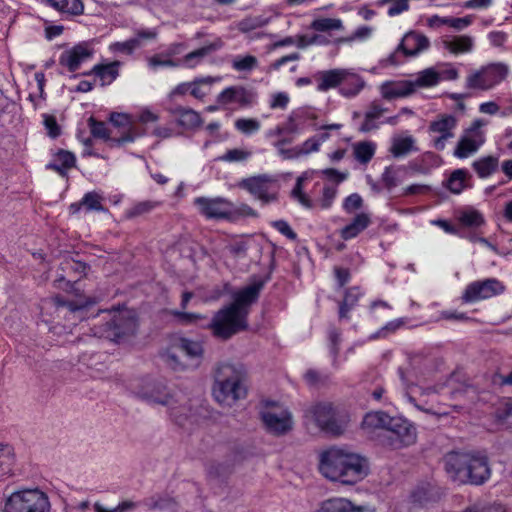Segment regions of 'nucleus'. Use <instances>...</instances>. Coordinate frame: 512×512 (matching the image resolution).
<instances>
[{
    "instance_id": "f257e3e1",
    "label": "nucleus",
    "mask_w": 512,
    "mask_h": 512,
    "mask_svg": "<svg viewBox=\"0 0 512 512\" xmlns=\"http://www.w3.org/2000/svg\"><path fill=\"white\" fill-rule=\"evenodd\" d=\"M262 283L247 285L233 294V302L215 313L208 324L213 335L227 340L248 328L247 317L250 307L259 297Z\"/></svg>"
},
{
    "instance_id": "f03ea898",
    "label": "nucleus",
    "mask_w": 512,
    "mask_h": 512,
    "mask_svg": "<svg viewBox=\"0 0 512 512\" xmlns=\"http://www.w3.org/2000/svg\"><path fill=\"white\" fill-rule=\"evenodd\" d=\"M319 471L332 482L352 486L369 474V462L349 448L334 446L320 454Z\"/></svg>"
},
{
    "instance_id": "7ed1b4c3",
    "label": "nucleus",
    "mask_w": 512,
    "mask_h": 512,
    "mask_svg": "<svg viewBox=\"0 0 512 512\" xmlns=\"http://www.w3.org/2000/svg\"><path fill=\"white\" fill-rule=\"evenodd\" d=\"M134 395L150 405H162L168 408L170 417L183 426L195 416L192 401L181 391L170 390L163 382L155 379H143L134 388Z\"/></svg>"
},
{
    "instance_id": "20e7f679",
    "label": "nucleus",
    "mask_w": 512,
    "mask_h": 512,
    "mask_svg": "<svg viewBox=\"0 0 512 512\" xmlns=\"http://www.w3.org/2000/svg\"><path fill=\"white\" fill-rule=\"evenodd\" d=\"M362 428L369 435L378 430L390 433L385 444L393 449L413 445L417 440L416 427L409 420L400 416L392 417L383 411L368 412L363 418Z\"/></svg>"
},
{
    "instance_id": "39448f33",
    "label": "nucleus",
    "mask_w": 512,
    "mask_h": 512,
    "mask_svg": "<svg viewBox=\"0 0 512 512\" xmlns=\"http://www.w3.org/2000/svg\"><path fill=\"white\" fill-rule=\"evenodd\" d=\"M448 475L461 484L481 485L491 475L488 458L480 452H450L445 456Z\"/></svg>"
},
{
    "instance_id": "423d86ee",
    "label": "nucleus",
    "mask_w": 512,
    "mask_h": 512,
    "mask_svg": "<svg viewBox=\"0 0 512 512\" xmlns=\"http://www.w3.org/2000/svg\"><path fill=\"white\" fill-rule=\"evenodd\" d=\"M248 393L247 372L243 365L221 363L215 372L212 394L217 403L232 407Z\"/></svg>"
},
{
    "instance_id": "0eeeda50",
    "label": "nucleus",
    "mask_w": 512,
    "mask_h": 512,
    "mask_svg": "<svg viewBox=\"0 0 512 512\" xmlns=\"http://www.w3.org/2000/svg\"><path fill=\"white\" fill-rule=\"evenodd\" d=\"M203 346L199 341L178 338L163 354L166 364L175 371L197 368L203 359Z\"/></svg>"
},
{
    "instance_id": "6e6552de",
    "label": "nucleus",
    "mask_w": 512,
    "mask_h": 512,
    "mask_svg": "<svg viewBox=\"0 0 512 512\" xmlns=\"http://www.w3.org/2000/svg\"><path fill=\"white\" fill-rule=\"evenodd\" d=\"M305 419L313 422L321 431L332 435L342 434L348 423L349 417L345 411H341L329 402H319L309 406L305 410Z\"/></svg>"
},
{
    "instance_id": "1a4fd4ad",
    "label": "nucleus",
    "mask_w": 512,
    "mask_h": 512,
    "mask_svg": "<svg viewBox=\"0 0 512 512\" xmlns=\"http://www.w3.org/2000/svg\"><path fill=\"white\" fill-rule=\"evenodd\" d=\"M48 494L38 487L22 488L6 499L2 512H51Z\"/></svg>"
},
{
    "instance_id": "9d476101",
    "label": "nucleus",
    "mask_w": 512,
    "mask_h": 512,
    "mask_svg": "<svg viewBox=\"0 0 512 512\" xmlns=\"http://www.w3.org/2000/svg\"><path fill=\"white\" fill-rule=\"evenodd\" d=\"M509 68L503 63H492L472 72L466 78V87L474 90H490L508 75Z\"/></svg>"
},
{
    "instance_id": "9b49d317",
    "label": "nucleus",
    "mask_w": 512,
    "mask_h": 512,
    "mask_svg": "<svg viewBox=\"0 0 512 512\" xmlns=\"http://www.w3.org/2000/svg\"><path fill=\"white\" fill-rule=\"evenodd\" d=\"M135 313L129 309L118 310L113 313L101 336L115 342L133 335L137 329Z\"/></svg>"
},
{
    "instance_id": "f8f14e48",
    "label": "nucleus",
    "mask_w": 512,
    "mask_h": 512,
    "mask_svg": "<svg viewBox=\"0 0 512 512\" xmlns=\"http://www.w3.org/2000/svg\"><path fill=\"white\" fill-rule=\"evenodd\" d=\"M486 123L481 119L474 120L460 136L453 155L458 159H466L480 149L485 142V133L482 127Z\"/></svg>"
},
{
    "instance_id": "ddd939ff",
    "label": "nucleus",
    "mask_w": 512,
    "mask_h": 512,
    "mask_svg": "<svg viewBox=\"0 0 512 512\" xmlns=\"http://www.w3.org/2000/svg\"><path fill=\"white\" fill-rule=\"evenodd\" d=\"M458 120L451 114H440L429 123L428 134L431 145L437 151H443L447 143L455 137Z\"/></svg>"
},
{
    "instance_id": "4468645a",
    "label": "nucleus",
    "mask_w": 512,
    "mask_h": 512,
    "mask_svg": "<svg viewBox=\"0 0 512 512\" xmlns=\"http://www.w3.org/2000/svg\"><path fill=\"white\" fill-rule=\"evenodd\" d=\"M239 187L247 190L263 204L277 200V181L269 175L263 174L241 180Z\"/></svg>"
},
{
    "instance_id": "2eb2a0df",
    "label": "nucleus",
    "mask_w": 512,
    "mask_h": 512,
    "mask_svg": "<svg viewBox=\"0 0 512 512\" xmlns=\"http://www.w3.org/2000/svg\"><path fill=\"white\" fill-rule=\"evenodd\" d=\"M261 420L268 433L280 436L292 429V414L284 407L273 405L264 408L261 413Z\"/></svg>"
},
{
    "instance_id": "dca6fc26",
    "label": "nucleus",
    "mask_w": 512,
    "mask_h": 512,
    "mask_svg": "<svg viewBox=\"0 0 512 512\" xmlns=\"http://www.w3.org/2000/svg\"><path fill=\"white\" fill-rule=\"evenodd\" d=\"M193 204L199 214L208 220L228 219L233 214L232 203L223 197H197Z\"/></svg>"
},
{
    "instance_id": "f3484780",
    "label": "nucleus",
    "mask_w": 512,
    "mask_h": 512,
    "mask_svg": "<svg viewBox=\"0 0 512 512\" xmlns=\"http://www.w3.org/2000/svg\"><path fill=\"white\" fill-rule=\"evenodd\" d=\"M505 291L504 284L496 278L478 280L467 285L462 299L466 303H475L500 295Z\"/></svg>"
},
{
    "instance_id": "a211bd4d",
    "label": "nucleus",
    "mask_w": 512,
    "mask_h": 512,
    "mask_svg": "<svg viewBox=\"0 0 512 512\" xmlns=\"http://www.w3.org/2000/svg\"><path fill=\"white\" fill-rule=\"evenodd\" d=\"M187 49L185 43L174 42L167 46V48L157 54L150 56L147 59L149 68L155 70L159 67L176 68L181 65V59L175 60L174 57L182 54Z\"/></svg>"
},
{
    "instance_id": "6ab92c4d",
    "label": "nucleus",
    "mask_w": 512,
    "mask_h": 512,
    "mask_svg": "<svg viewBox=\"0 0 512 512\" xmlns=\"http://www.w3.org/2000/svg\"><path fill=\"white\" fill-rule=\"evenodd\" d=\"M94 48L91 42H81L70 50L65 51L60 58V63L69 71H76L82 63L92 58Z\"/></svg>"
},
{
    "instance_id": "aec40b11",
    "label": "nucleus",
    "mask_w": 512,
    "mask_h": 512,
    "mask_svg": "<svg viewBox=\"0 0 512 512\" xmlns=\"http://www.w3.org/2000/svg\"><path fill=\"white\" fill-rule=\"evenodd\" d=\"M400 377L403 385L405 386L406 392L405 396L407 397L408 401L412 403L418 410L429 413V414H435L436 411L433 409L432 406L428 405V402L422 398L425 396L431 395L436 393V389L433 387L428 388H422L414 385H409L406 383L405 377L400 370Z\"/></svg>"
},
{
    "instance_id": "412c9836",
    "label": "nucleus",
    "mask_w": 512,
    "mask_h": 512,
    "mask_svg": "<svg viewBox=\"0 0 512 512\" xmlns=\"http://www.w3.org/2000/svg\"><path fill=\"white\" fill-rule=\"evenodd\" d=\"M430 46L429 39L418 32L410 31L404 35L397 51L403 52L406 56H417L421 52L427 50Z\"/></svg>"
},
{
    "instance_id": "4be33fe9",
    "label": "nucleus",
    "mask_w": 512,
    "mask_h": 512,
    "mask_svg": "<svg viewBox=\"0 0 512 512\" xmlns=\"http://www.w3.org/2000/svg\"><path fill=\"white\" fill-rule=\"evenodd\" d=\"M441 43L443 48L453 55L471 53L475 46L474 38L469 35L445 36Z\"/></svg>"
},
{
    "instance_id": "5701e85b",
    "label": "nucleus",
    "mask_w": 512,
    "mask_h": 512,
    "mask_svg": "<svg viewBox=\"0 0 512 512\" xmlns=\"http://www.w3.org/2000/svg\"><path fill=\"white\" fill-rule=\"evenodd\" d=\"M111 123L116 127L127 129L126 133L118 139H110L111 142L121 145L127 142H133L139 134L136 133L133 120L130 115L125 113H112L110 116Z\"/></svg>"
},
{
    "instance_id": "b1692460",
    "label": "nucleus",
    "mask_w": 512,
    "mask_h": 512,
    "mask_svg": "<svg viewBox=\"0 0 512 512\" xmlns=\"http://www.w3.org/2000/svg\"><path fill=\"white\" fill-rule=\"evenodd\" d=\"M342 78L340 94L344 97H355L365 87L364 79L351 69L343 68Z\"/></svg>"
},
{
    "instance_id": "393cba45",
    "label": "nucleus",
    "mask_w": 512,
    "mask_h": 512,
    "mask_svg": "<svg viewBox=\"0 0 512 512\" xmlns=\"http://www.w3.org/2000/svg\"><path fill=\"white\" fill-rule=\"evenodd\" d=\"M222 47V43L220 41H216L207 45H204L196 50H193L187 53L181 59V65L185 68L194 69L198 65H200L203 60L212 54L213 52L219 50Z\"/></svg>"
},
{
    "instance_id": "a878e982",
    "label": "nucleus",
    "mask_w": 512,
    "mask_h": 512,
    "mask_svg": "<svg viewBox=\"0 0 512 512\" xmlns=\"http://www.w3.org/2000/svg\"><path fill=\"white\" fill-rule=\"evenodd\" d=\"M317 512H376V510L365 506H355L344 498H333L324 501Z\"/></svg>"
},
{
    "instance_id": "bb28decb",
    "label": "nucleus",
    "mask_w": 512,
    "mask_h": 512,
    "mask_svg": "<svg viewBox=\"0 0 512 512\" xmlns=\"http://www.w3.org/2000/svg\"><path fill=\"white\" fill-rule=\"evenodd\" d=\"M343 68L320 71L316 74L317 90L326 92L330 89L341 87Z\"/></svg>"
},
{
    "instance_id": "cd10ccee",
    "label": "nucleus",
    "mask_w": 512,
    "mask_h": 512,
    "mask_svg": "<svg viewBox=\"0 0 512 512\" xmlns=\"http://www.w3.org/2000/svg\"><path fill=\"white\" fill-rule=\"evenodd\" d=\"M119 61H113L107 64H96L93 66L89 74H94L99 78L102 86L112 84L119 76Z\"/></svg>"
},
{
    "instance_id": "c85d7f7f",
    "label": "nucleus",
    "mask_w": 512,
    "mask_h": 512,
    "mask_svg": "<svg viewBox=\"0 0 512 512\" xmlns=\"http://www.w3.org/2000/svg\"><path fill=\"white\" fill-rule=\"evenodd\" d=\"M371 223L370 216L366 213L357 214L353 220L343 227L340 231V236L344 240H350L357 237L363 230H365Z\"/></svg>"
},
{
    "instance_id": "c756f323",
    "label": "nucleus",
    "mask_w": 512,
    "mask_h": 512,
    "mask_svg": "<svg viewBox=\"0 0 512 512\" xmlns=\"http://www.w3.org/2000/svg\"><path fill=\"white\" fill-rule=\"evenodd\" d=\"M415 92V84L410 81L398 83H384L381 86L382 96L386 99L406 97Z\"/></svg>"
},
{
    "instance_id": "7c9ffc66",
    "label": "nucleus",
    "mask_w": 512,
    "mask_h": 512,
    "mask_svg": "<svg viewBox=\"0 0 512 512\" xmlns=\"http://www.w3.org/2000/svg\"><path fill=\"white\" fill-rule=\"evenodd\" d=\"M499 167V158L496 156H484L472 162V168L479 178L485 179L494 174Z\"/></svg>"
},
{
    "instance_id": "2f4dec72",
    "label": "nucleus",
    "mask_w": 512,
    "mask_h": 512,
    "mask_svg": "<svg viewBox=\"0 0 512 512\" xmlns=\"http://www.w3.org/2000/svg\"><path fill=\"white\" fill-rule=\"evenodd\" d=\"M50 7L67 16H78L84 11L81 0H47Z\"/></svg>"
},
{
    "instance_id": "473e14b6",
    "label": "nucleus",
    "mask_w": 512,
    "mask_h": 512,
    "mask_svg": "<svg viewBox=\"0 0 512 512\" xmlns=\"http://www.w3.org/2000/svg\"><path fill=\"white\" fill-rule=\"evenodd\" d=\"M310 28L319 33L332 32V31H343L344 23L340 18H328V17H315Z\"/></svg>"
},
{
    "instance_id": "72a5a7b5",
    "label": "nucleus",
    "mask_w": 512,
    "mask_h": 512,
    "mask_svg": "<svg viewBox=\"0 0 512 512\" xmlns=\"http://www.w3.org/2000/svg\"><path fill=\"white\" fill-rule=\"evenodd\" d=\"M308 179V173L304 172L301 176L296 179V183L291 190L290 196L291 198L298 202L302 207L306 209H312L314 207V202L312 199L304 192V182Z\"/></svg>"
},
{
    "instance_id": "f704fd0d",
    "label": "nucleus",
    "mask_w": 512,
    "mask_h": 512,
    "mask_svg": "<svg viewBox=\"0 0 512 512\" xmlns=\"http://www.w3.org/2000/svg\"><path fill=\"white\" fill-rule=\"evenodd\" d=\"M354 158L363 165L368 164L376 152V144L372 141H359L352 145Z\"/></svg>"
},
{
    "instance_id": "c9c22d12",
    "label": "nucleus",
    "mask_w": 512,
    "mask_h": 512,
    "mask_svg": "<svg viewBox=\"0 0 512 512\" xmlns=\"http://www.w3.org/2000/svg\"><path fill=\"white\" fill-rule=\"evenodd\" d=\"M470 177L466 169H456L447 179L446 187L450 192L460 194L467 187L466 182Z\"/></svg>"
},
{
    "instance_id": "e433bc0d",
    "label": "nucleus",
    "mask_w": 512,
    "mask_h": 512,
    "mask_svg": "<svg viewBox=\"0 0 512 512\" xmlns=\"http://www.w3.org/2000/svg\"><path fill=\"white\" fill-rule=\"evenodd\" d=\"M386 111V108L373 103L365 113L360 131L366 133L378 128L377 120L380 119Z\"/></svg>"
},
{
    "instance_id": "4c0bfd02",
    "label": "nucleus",
    "mask_w": 512,
    "mask_h": 512,
    "mask_svg": "<svg viewBox=\"0 0 512 512\" xmlns=\"http://www.w3.org/2000/svg\"><path fill=\"white\" fill-rule=\"evenodd\" d=\"M374 28L371 26H359L348 36L340 37L335 40V44H352L354 42H365L372 37Z\"/></svg>"
},
{
    "instance_id": "58836bf2",
    "label": "nucleus",
    "mask_w": 512,
    "mask_h": 512,
    "mask_svg": "<svg viewBox=\"0 0 512 512\" xmlns=\"http://www.w3.org/2000/svg\"><path fill=\"white\" fill-rule=\"evenodd\" d=\"M458 221L464 227L478 228L485 224L484 216L476 209L469 208L459 213Z\"/></svg>"
},
{
    "instance_id": "ea45409f",
    "label": "nucleus",
    "mask_w": 512,
    "mask_h": 512,
    "mask_svg": "<svg viewBox=\"0 0 512 512\" xmlns=\"http://www.w3.org/2000/svg\"><path fill=\"white\" fill-rule=\"evenodd\" d=\"M416 150L417 148L415 147V139L412 136L399 137L394 139L391 147V153L395 157H403Z\"/></svg>"
},
{
    "instance_id": "a19ab883",
    "label": "nucleus",
    "mask_w": 512,
    "mask_h": 512,
    "mask_svg": "<svg viewBox=\"0 0 512 512\" xmlns=\"http://www.w3.org/2000/svg\"><path fill=\"white\" fill-rule=\"evenodd\" d=\"M176 113L179 125L187 129L198 127L201 124L200 115L192 109L179 108L176 110Z\"/></svg>"
},
{
    "instance_id": "79ce46f5",
    "label": "nucleus",
    "mask_w": 512,
    "mask_h": 512,
    "mask_svg": "<svg viewBox=\"0 0 512 512\" xmlns=\"http://www.w3.org/2000/svg\"><path fill=\"white\" fill-rule=\"evenodd\" d=\"M362 293L357 287L346 291L342 304L339 309V317L347 318L349 311L356 305Z\"/></svg>"
},
{
    "instance_id": "37998d69",
    "label": "nucleus",
    "mask_w": 512,
    "mask_h": 512,
    "mask_svg": "<svg viewBox=\"0 0 512 512\" xmlns=\"http://www.w3.org/2000/svg\"><path fill=\"white\" fill-rule=\"evenodd\" d=\"M252 156V152L246 149L234 148L227 150L217 157V161L226 163H243Z\"/></svg>"
},
{
    "instance_id": "c03bdc74",
    "label": "nucleus",
    "mask_w": 512,
    "mask_h": 512,
    "mask_svg": "<svg viewBox=\"0 0 512 512\" xmlns=\"http://www.w3.org/2000/svg\"><path fill=\"white\" fill-rule=\"evenodd\" d=\"M441 80L440 74L433 68H427L418 74L415 82L416 86L419 87H432L437 85Z\"/></svg>"
},
{
    "instance_id": "a18cd8bd",
    "label": "nucleus",
    "mask_w": 512,
    "mask_h": 512,
    "mask_svg": "<svg viewBox=\"0 0 512 512\" xmlns=\"http://www.w3.org/2000/svg\"><path fill=\"white\" fill-rule=\"evenodd\" d=\"M258 65V60L255 56L245 55V56H236L232 60V68L238 72H248L256 68Z\"/></svg>"
},
{
    "instance_id": "49530a36",
    "label": "nucleus",
    "mask_w": 512,
    "mask_h": 512,
    "mask_svg": "<svg viewBox=\"0 0 512 512\" xmlns=\"http://www.w3.org/2000/svg\"><path fill=\"white\" fill-rule=\"evenodd\" d=\"M235 128L245 134L252 135L257 133L261 128V123L255 118H239L235 121Z\"/></svg>"
},
{
    "instance_id": "de8ad7c7",
    "label": "nucleus",
    "mask_w": 512,
    "mask_h": 512,
    "mask_svg": "<svg viewBox=\"0 0 512 512\" xmlns=\"http://www.w3.org/2000/svg\"><path fill=\"white\" fill-rule=\"evenodd\" d=\"M159 205H160V202H156V201H150V200L141 201V202L134 204L131 208H129L126 211V216L128 218L138 217L143 214L149 213L150 211H152Z\"/></svg>"
},
{
    "instance_id": "09e8293b",
    "label": "nucleus",
    "mask_w": 512,
    "mask_h": 512,
    "mask_svg": "<svg viewBox=\"0 0 512 512\" xmlns=\"http://www.w3.org/2000/svg\"><path fill=\"white\" fill-rule=\"evenodd\" d=\"M213 81V78L209 76L195 79L193 82H191V95L195 98L202 99L208 93L206 88H209Z\"/></svg>"
},
{
    "instance_id": "8fccbe9b",
    "label": "nucleus",
    "mask_w": 512,
    "mask_h": 512,
    "mask_svg": "<svg viewBox=\"0 0 512 512\" xmlns=\"http://www.w3.org/2000/svg\"><path fill=\"white\" fill-rule=\"evenodd\" d=\"M139 47V38H131L123 42H114L109 46L110 51L131 55Z\"/></svg>"
},
{
    "instance_id": "3c124183",
    "label": "nucleus",
    "mask_w": 512,
    "mask_h": 512,
    "mask_svg": "<svg viewBox=\"0 0 512 512\" xmlns=\"http://www.w3.org/2000/svg\"><path fill=\"white\" fill-rule=\"evenodd\" d=\"M380 5L390 4L387 14L395 17L409 10L410 5L406 0H379Z\"/></svg>"
},
{
    "instance_id": "603ef678",
    "label": "nucleus",
    "mask_w": 512,
    "mask_h": 512,
    "mask_svg": "<svg viewBox=\"0 0 512 512\" xmlns=\"http://www.w3.org/2000/svg\"><path fill=\"white\" fill-rule=\"evenodd\" d=\"M102 196L98 194L97 192H88L86 193L82 198V204L86 207L88 211L95 210V211H102L104 210L102 205Z\"/></svg>"
},
{
    "instance_id": "864d4df0",
    "label": "nucleus",
    "mask_w": 512,
    "mask_h": 512,
    "mask_svg": "<svg viewBox=\"0 0 512 512\" xmlns=\"http://www.w3.org/2000/svg\"><path fill=\"white\" fill-rule=\"evenodd\" d=\"M234 102L242 107L252 106L256 102V95L244 87L237 86Z\"/></svg>"
},
{
    "instance_id": "5fc2aeb1",
    "label": "nucleus",
    "mask_w": 512,
    "mask_h": 512,
    "mask_svg": "<svg viewBox=\"0 0 512 512\" xmlns=\"http://www.w3.org/2000/svg\"><path fill=\"white\" fill-rule=\"evenodd\" d=\"M463 512H507L500 503L479 502L467 507Z\"/></svg>"
},
{
    "instance_id": "6e6d98bb",
    "label": "nucleus",
    "mask_w": 512,
    "mask_h": 512,
    "mask_svg": "<svg viewBox=\"0 0 512 512\" xmlns=\"http://www.w3.org/2000/svg\"><path fill=\"white\" fill-rule=\"evenodd\" d=\"M301 114H290L287 121L282 125L285 134H299L303 131L300 125Z\"/></svg>"
},
{
    "instance_id": "4d7b16f0",
    "label": "nucleus",
    "mask_w": 512,
    "mask_h": 512,
    "mask_svg": "<svg viewBox=\"0 0 512 512\" xmlns=\"http://www.w3.org/2000/svg\"><path fill=\"white\" fill-rule=\"evenodd\" d=\"M328 340H329V351H330V354L333 357V364H335L336 363V358H337L338 353H339V345H340V342H341V333H340V331L335 329V328L331 329L329 331Z\"/></svg>"
},
{
    "instance_id": "13d9d810",
    "label": "nucleus",
    "mask_w": 512,
    "mask_h": 512,
    "mask_svg": "<svg viewBox=\"0 0 512 512\" xmlns=\"http://www.w3.org/2000/svg\"><path fill=\"white\" fill-rule=\"evenodd\" d=\"M42 117L43 125L47 130V134L51 138H57L61 133V129L57 123L56 117L50 114H43Z\"/></svg>"
},
{
    "instance_id": "bf43d9fd",
    "label": "nucleus",
    "mask_w": 512,
    "mask_h": 512,
    "mask_svg": "<svg viewBox=\"0 0 512 512\" xmlns=\"http://www.w3.org/2000/svg\"><path fill=\"white\" fill-rule=\"evenodd\" d=\"M337 194V189L334 186L326 185L323 187L319 204L322 209H328L331 207Z\"/></svg>"
},
{
    "instance_id": "052dcab7",
    "label": "nucleus",
    "mask_w": 512,
    "mask_h": 512,
    "mask_svg": "<svg viewBox=\"0 0 512 512\" xmlns=\"http://www.w3.org/2000/svg\"><path fill=\"white\" fill-rule=\"evenodd\" d=\"M89 127L94 137L109 140V133L104 122L96 121L94 118L89 119Z\"/></svg>"
},
{
    "instance_id": "680f3d73",
    "label": "nucleus",
    "mask_w": 512,
    "mask_h": 512,
    "mask_svg": "<svg viewBox=\"0 0 512 512\" xmlns=\"http://www.w3.org/2000/svg\"><path fill=\"white\" fill-rule=\"evenodd\" d=\"M363 205V199L358 193H353L345 198L343 202V209L347 213H353L359 210Z\"/></svg>"
},
{
    "instance_id": "e2e57ef3",
    "label": "nucleus",
    "mask_w": 512,
    "mask_h": 512,
    "mask_svg": "<svg viewBox=\"0 0 512 512\" xmlns=\"http://www.w3.org/2000/svg\"><path fill=\"white\" fill-rule=\"evenodd\" d=\"M304 379L309 386L318 387L326 382L327 376L317 370L309 369L304 374Z\"/></svg>"
},
{
    "instance_id": "0e129e2a",
    "label": "nucleus",
    "mask_w": 512,
    "mask_h": 512,
    "mask_svg": "<svg viewBox=\"0 0 512 512\" xmlns=\"http://www.w3.org/2000/svg\"><path fill=\"white\" fill-rule=\"evenodd\" d=\"M496 417L501 424H506L507 427L512 428V403H506L502 409H499Z\"/></svg>"
},
{
    "instance_id": "69168bd1",
    "label": "nucleus",
    "mask_w": 512,
    "mask_h": 512,
    "mask_svg": "<svg viewBox=\"0 0 512 512\" xmlns=\"http://www.w3.org/2000/svg\"><path fill=\"white\" fill-rule=\"evenodd\" d=\"M56 161L69 170L75 166L76 157L69 151L61 150L56 156Z\"/></svg>"
},
{
    "instance_id": "338daca9",
    "label": "nucleus",
    "mask_w": 512,
    "mask_h": 512,
    "mask_svg": "<svg viewBox=\"0 0 512 512\" xmlns=\"http://www.w3.org/2000/svg\"><path fill=\"white\" fill-rule=\"evenodd\" d=\"M301 155H308L312 152H317L320 148V140L317 137H311L305 140L300 146Z\"/></svg>"
},
{
    "instance_id": "774afa93",
    "label": "nucleus",
    "mask_w": 512,
    "mask_h": 512,
    "mask_svg": "<svg viewBox=\"0 0 512 512\" xmlns=\"http://www.w3.org/2000/svg\"><path fill=\"white\" fill-rule=\"evenodd\" d=\"M273 227L290 240H296L297 234L292 230L287 221L277 220L273 222Z\"/></svg>"
}]
</instances>
